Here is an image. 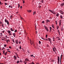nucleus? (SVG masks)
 I'll list each match as a JSON object with an SVG mask.
<instances>
[{"label": "nucleus", "instance_id": "nucleus-44", "mask_svg": "<svg viewBox=\"0 0 64 64\" xmlns=\"http://www.w3.org/2000/svg\"><path fill=\"white\" fill-rule=\"evenodd\" d=\"M20 49H21V46H20Z\"/></svg>", "mask_w": 64, "mask_h": 64}, {"label": "nucleus", "instance_id": "nucleus-14", "mask_svg": "<svg viewBox=\"0 0 64 64\" xmlns=\"http://www.w3.org/2000/svg\"><path fill=\"white\" fill-rule=\"evenodd\" d=\"M30 43L31 45H32L33 44V42H32V41L31 40H30Z\"/></svg>", "mask_w": 64, "mask_h": 64}, {"label": "nucleus", "instance_id": "nucleus-37", "mask_svg": "<svg viewBox=\"0 0 64 64\" xmlns=\"http://www.w3.org/2000/svg\"><path fill=\"white\" fill-rule=\"evenodd\" d=\"M60 61H58V64H59V63H60Z\"/></svg>", "mask_w": 64, "mask_h": 64}, {"label": "nucleus", "instance_id": "nucleus-59", "mask_svg": "<svg viewBox=\"0 0 64 64\" xmlns=\"http://www.w3.org/2000/svg\"><path fill=\"white\" fill-rule=\"evenodd\" d=\"M20 18L21 19H23V18L22 17H21Z\"/></svg>", "mask_w": 64, "mask_h": 64}, {"label": "nucleus", "instance_id": "nucleus-43", "mask_svg": "<svg viewBox=\"0 0 64 64\" xmlns=\"http://www.w3.org/2000/svg\"><path fill=\"white\" fill-rule=\"evenodd\" d=\"M48 36V35H47V34H46V38H47V36Z\"/></svg>", "mask_w": 64, "mask_h": 64}, {"label": "nucleus", "instance_id": "nucleus-55", "mask_svg": "<svg viewBox=\"0 0 64 64\" xmlns=\"http://www.w3.org/2000/svg\"><path fill=\"white\" fill-rule=\"evenodd\" d=\"M50 43L51 44H52V42H51V41H50Z\"/></svg>", "mask_w": 64, "mask_h": 64}, {"label": "nucleus", "instance_id": "nucleus-46", "mask_svg": "<svg viewBox=\"0 0 64 64\" xmlns=\"http://www.w3.org/2000/svg\"><path fill=\"white\" fill-rule=\"evenodd\" d=\"M4 47H6V44H4Z\"/></svg>", "mask_w": 64, "mask_h": 64}, {"label": "nucleus", "instance_id": "nucleus-57", "mask_svg": "<svg viewBox=\"0 0 64 64\" xmlns=\"http://www.w3.org/2000/svg\"><path fill=\"white\" fill-rule=\"evenodd\" d=\"M20 8H22V6H20Z\"/></svg>", "mask_w": 64, "mask_h": 64}, {"label": "nucleus", "instance_id": "nucleus-32", "mask_svg": "<svg viewBox=\"0 0 64 64\" xmlns=\"http://www.w3.org/2000/svg\"><path fill=\"white\" fill-rule=\"evenodd\" d=\"M18 8H19L20 7V4H18Z\"/></svg>", "mask_w": 64, "mask_h": 64}, {"label": "nucleus", "instance_id": "nucleus-19", "mask_svg": "<svg viewBox=\"0 0 64 64\" xmlns=\"http://www.w3.org/2000/svg\"><path fill=\"white\" fill-rule=\"evenodd\" d=\"M48 39L49 41V42L50 41H51V39H50V38H48Z\"/></svg>", "mask_w": 64, "mask_h": 64}, {"label": "nucleus", "instance_id": "nucleus-53", "mask_svg": "<svg viewBox=\"0 0 64 64\" xmlns=\"http://www.w3.org/2000/svg\"><path fill=\"white\" fill-rule=\"evenodd\" d=\"M9 48L10 49H11V46H9Z\"/></svg>", "mask_w": 64, "mask_h": 64}, {"label": "nucleus", "instance_id": "nucleus-54", "mask_svg": "<svg viewBox=\"0 0 64 64\" xmlns=\"http://www.w3.org/2000/svg\"><path fill=\"white\" fill-rule=\"evenodd\" d=\"M8 52H10V51H9L8 50Z\"/></svg>", "mask_w": 64, "mask_h": 64}, {"label": "nucleus", "instance_id": "nucleus-28", "mask_svg": "<svg viewBox=\"0 0 64 64\" xmlns=\"http://www.w3.org/2000/svg\"><path fill=\"white\" fill-rule=\"evenodd\" d=\"M33 55H34L33 54H31L30 56L31 57H33Z\"/></svg>", "mask_w": 64, "mask_h": 64}, {"label": "nucleus", "instance_id": "nucleus-34", "mask_svg": "<svg viewBox=\"0 0 64 64\" xmlns=\"http://www.w3.org/2000/svg\"><path fill=\"white\" fill-rule=\"evenodd\" d=\"M7 52H6V53L4 54L5 55H6V54H7Z\"/></svg>", "mask_w": 64, "mask_h": 64}, {"label": "nucleus", "instance_id": "nucleus-17", "mask_svg": "<svg viewBox=\"0 0 64 64\" xmlns=\"http://www.w3.org/2000/svg\"><path fill=\"white\" fill-rule=\"evenodd\" d=\"M10 30L11 31H14V30L12 29V28H10Z\"/></svg>", "mask_w": 64, "mask_h": 64}, {"label": "nucleus", "instance_id": "nucleus-39", "mask_svg": "<svg viewBox=\"0 0 64 64\" xmlns=\"http://www.w3.org/2000/svg\"><path fill=\"white\" fill-rule=\"evenodd\" d=\"M42 38V39H43V40H45V39L43 38V37Z\"/></svg>", "mask_w": 64, "mask_h": 64}, {"label": "nucleus", "instance_id": "nucleus-48", "mask_svg": "<svg viewBox=\"0 0 64 64\" xmlns=\"http://www.w3.org/2000/svg\"><path fill=\"white\" fill-rule=\"evenodd\" d=\"M0 36H1V35H2V33H1L0 34Z\"/></svg>", "mask_w": 64, "mask_h": 64}, {"label": "nucleus", "instance_id": "nucleus-64", "mask_svg": "<svg viewBox=\"0 0 64 64\" xmlns=\"http://www.w3.org/2000/svg\"><path fill=\"white\" fill-rule=\"evenodd\" d=\"M2 40H4V39H3V38H1Z\"/></svg>", "mask_w": 64, "mask_h": 64}, {"label": "nucleus", "instance_id": "nucleus-31", "mask_svg": "<svg viewBox=\"0 0 64 64\" xmlns=\"http://www.w3.org/2000/svg\"><path fill=\"white\" fill-rule=\"evenodd\" d=\"M3 54H5V51L4 50L3 51Z\"/></svg>", "mask_w": 64, "mask_h": 64}, {"label": "nucleus", "instance_id": "nucleus-4", "mask_svg": "<svg viewBox=\"0 0 64 64\" xmlns=\"http://www.w3.org/2000/svg\"><path fill=\"white\" fill-rule=\"evenodd\" d=\"M60 5L61 7H62L64 5V3H63L61 4H60Z\"/></svg>", "mask_w": 64, "mask_h": 64}, {"label": "nucleus", "instance_id": "nucleus-23", "mask_svg": "<svg viewBox=\"0 0 64 64\" xmlns=\"http://www.w3.org/2000/svg\"><path fill=\"white\" fill-rule=\"evenodd\" d=\"M6 23H7L8 25L9 24V22H8V20H7V22Z\"/></svg>", "mask_w": 64, "mask_h": 64}, {"label": "nucleus", "instance_id": "nucleus-10", "mask_svg": "<svg viewBox=\"0 0 64 64\" xmlns=\"http://www.w3.org/2000/svg\"><path fill=\"white\" fill-rule=\"evenodd\" d=\"M27 11L29 13H30V12H31L32 10H27Z\"/></svg>", "mask_w": 64, "mask_h": 64}, {"label": "nucleus", "instance_id": "nucleus-42", "mask_svg": "<svg viewBox=\"0 0 64 64\" xmlns=\"http://www.w3.org/2000/svg\"><path fill=\"white\" fill-rule=\"evenodd\" d=\"M41 2L42 3H43L44 2H43V0H42V1H41Z\"/></svg>", "mask_w": 64, "mask_h": 64}, {"label": "nucleus", "instance_id": "nucleus-45", "mask_svg": "<svg viewBox=\"0 0 64 64\" xmlns=\"http://www.w3.org/2000/svg\"><path fill=\"white\" fill-rule=\"evenodd\" d=\"M44 40H46L47 41H48V39L47 38L46 39H45Z\"/></svg>", "mask_w": 64, "mask_h": 64}, {"label": "nucleus", "instance_id": "nucleus-60", "mask_svg": "<svg viewBox=\"0 0 64 64\" xmlns=\"http://www.w3.org/2000/svg\"><path fill=\"white\" fill-rule=\"evenodd\" d=\"M11 6L10 5L9 6V7H10V8L11 7Z\"/></svg>", "mask_w": 64, "mask_h": 64}, {"label": "nucleus", "instance_id": "nucleus-11", "mask_svg": "<svg viewBox=\"0 0 64 64\" xmlns=\"http://www.w3.org/2000/svg\"><path fill=\"white\" fill-rule=\"evenodd\" d=\"M12 35H13L14 37H15V36H16V35H15V33H13L12 34Z\"/></svg>", "mask_w": 64, "mask_h": 64}, {"label": "nucleus", "instance_id": "nucleus-1", "mask_svg": "<svg viewBox=\"0 0 64 64\" xmlns=\"http://www.w3.org/2000/svg\"><path fill=\"white\" fill-rule=\"evenodd\" d=\"M48 10L50 11V12H51V13H52L54 14H56L55 12H54V10Z\"/></svg>", "mask_w": 64, "mask_h": 64}, {"label": "nucleus", "instance_id": "nucleus-27", "mask_svg": "<svg viewBox=\"0 0 64 64\" xmlns=\"http://www.w3.org/2000/svg\"><path fill=\"white\" fill-rule=\"evenodd\" d=\"M2 27H4V24H2Z\"/></svg>", "mask_w": 64, "mask_h": 64}, {"label": "nucleus", "instance_id": "nucleus-30", "mask_svg": "<svg viewBox=\"0 0 64 64\" xmlns=\"http://www.w3.org/2000/svg\"><path fill=\"white\" fill-rule=\"evenodd\" d=\"M16 56L18 58H19V56L18 55V54L16 55Z\"/></svg>", "mask_w": 64, "mask_h": 64}, {"label": "nucleus", "instance_id": "nucleus-33", "mask_svg": "<svg viewBox=\"0 0 64 64\" xmlns=\"http://www.w3.org/2000/svg\"><path fill=\"white\" fill-rule=\"evenodd\" d=\"M62 55L61 54V56H60V59H62Z\"/></svg>", "mask_w": 64, "mask_h": 64}, {"label": "nucleus", "instance_id": "nucleus-6", "mask_svg": "<svg viewBox=\"0 0 64 64\" xmlns=\"http://www.w3.org/2000/svg\"><path fill=\"white\" fill-rule=\"evenodd\" d=\"M14 60H17V57H16V56H14Z\"/></svg>", "mask_w": 64, "mask_h": 64}, {"label": "nucleus", "instance_id": "nucleus-61", "mask_svg": "<svg viewBox=\"0 0 64 64\" xmlns=\"http://www.w3.org/2000/svg\"><path fill=\"white\" fill-rule=\"evenodd\" d=\"M16 50H17V51H19V50H18V49H16Z\"/></svg>", "mask_w": 64, "mask_h": 64}, {"label": "nucleus", "instance_id": "nucleus-24", "mask_svg": "<svg viewBox=\"0 0 64 64\" xmlns=\"http://www.w3.org/2000/svg\"><path fill=\"white\" fill-rule=\"evenodd\" d=\"M56 28H57V30H58V29H59V26H57Z\"/></svg>", "mask_w": 64, "mask_h": 64}, {"label": "nucleus", "instance_id": "nucleus-40", "mask_svg": "<svg viewBox=\"0 0 64 64\" xmlns=\"http://www.w3.org/2000/svg\"><path fill=\"white\" fill-rule=\"evenodd\" d=\"M23 4L25 3V0H23Z\"/></svg>", "mask_w": 64, "mask_h": 64}, {"label": "nucleus", "instance_id": "nucleus-18", "mask_svg": "<svg viewBox=\"0 0 64 64\" xmlns=\"http://www.w3.org/2000/svg\"><path fill=\"white\" fill-rule=\"evenodd\" d=\"M18 64L19 63H20V62H19V60H18L16 62Z\"/></svg>", "mask_w": 64, "mask_h": 64}, {"label": "nucleus", "instance_id": "nucleus-50", "mask_svg": "<svg viewBox=\"0 0 64 64\" xmlns=\"http://www.w3.org/2000/svg\"><path fill=\"white\" fill-rule=\"evenodd\" d=\"M42 23H44V21H43L42 22Z\"/></svg>", "mask_w": 64, "mask_h": 64}, {"label": "nucleus", "instance_id": "nucleus-41", "mask_svg": "<svg viewBox=\"0 0 64 64\" xmlns=\"http://www.w3.org/2000/svg\"><path fill=\"white\" fill-rule=\"evenodd\" d=\"M9 35L10 36H11V35H12V34H11V33H10L9 34Z\"/></svg>", "mask_w": 64, "mask_h": 64}, {"label": "nucleus", "instance_id": "nucleus-63", "mask_svg": "<svg viewBox=\"0 0 64 64\" xmlns=\"http://www.w3.org/2000/svg\"><path fill=\"white\" fill-rule=\"evenodd\" d=\"M12 16H10V18H12Z\"/></svg>", "mask_w": 64, "mask_h": 64}, {"label": "nucleus", "instance_id": "nucleus-36", "mask_svg": "<svg viewBox=\"0 0 64 64\" xmlns=\"http://www.w3.org/2000/svg\"><path fill=\"white\" fill-rule=\"evenodd\" d=\"M39 44H41V42H40V41H39Z\"/></svg>", "mask_w": 64, "mask_h": 64}, {"label": "nucleus", "instance_id": "nucleus-5", "mask_svg": "<svg viewBox=\"0 0 64 64\" xmlns=\"http://www.w3.org/2000/svg\"><path fill=\"white\" fill-rule=\"evenodd\" d=\"M54 47H54V48H52L54 52H55V50H56V48H55ZM54 49L55 50H54Z\"/></svg>", "mask_w": 64, "mask_h": 64}, {"label": "nucleus", "instance_id": "nucleus-3", "mask_svg": "<svg viewBox=\"0 0 64 64\" xmlns=\"http://www.w3.org/2000/svg\"><path fill=\"white\" fill-rule=\"evenodd\" d=\"M62 20H60L59 21V26H61V22Z\"/></svg>", "mask_w": 64, "mask_h": 64}, {"label": "nucleus", "instance_id": "nucleus-52", "mask_svg": "<svg viewBox=\"0 0 64 64\" xmlns=\"http://www.w3.org/2000/svg\"><path fill=\"white\" fill-rule=\"evenodd\" d=\"M36 64H40L38 62L36 63Z\"/></svg>", "mask_w": 64, "mask_h": 64}, {"label": "nucleus", "instance_id": "nucleus-62", "mask_svg": "<svg viewBox=\"0 0 64 64\" xmlns=\"http://www.w3.org/2000/svg\"><path fill=\"white\" fill-rule=\"evenodd\" d=\"M6 42H8V40H7L6 41Z\"/></svg>", "mask_w": 64, "mask_h": 64}, {"label": "nucleus", "instance_id": "nucleus-49", "mask_svg": "<svg viewBox=\"0 0 64 64\" xmlns=\"http://www.w3.org/2000/svg\"><path fill=\"white\" fill-rule=\"evenodd\" d=\"M32 64H34V62H32Z\"/></svg>", "mask_w": 64, "mask_h": 64}, {"label": "nucleus", "instance_id": "nucleus-29", "mask_svg": "<svg viewBox=\"0 0 64 64\" xmlns=\"http://www.w3.org/2000/svg\"><path fill=\"white\" fill-rule=\"evenodd\" d=\"M60 17L61 19H62V18H63V17H62V16H60Z\"/></svg>", "mask_w": 64, "mask_h": 64}, {"label": "nucleus", "instance_id": "nucleus-22", "mask_svg": "<svg viewBox=\"0 0 64 64\" xmlns=\"http://www.w3.org/2000/svg\"><path fill=\"white\" fill-rule=\"evenodd\" d=\"M56 16L58 17L59 16V14H56Z\"/></svg>", "mask_w": 64, "mask_h": 64}, {"label": "nucleus", "instance_id": "nucleus-7", "mask_svg": "<svg viewBox=\"0 0 64 64\" xmlns=\"http://www.w3.org/2000/svg\"><path fill=\"white\" fill-rule=\"evenodd\" d=\"M15 42L16 44H18V43H19V42L18 41V40H16L15 41Z\"/></svg>", "mask_w": 64, "mask_h": 64}, {"label": "nucleus", "instance_id": "nucleus-2", "mask_svg": "<svg viewBox=\"0 0 64 64\" xmlns=\"http://www.w3.org/2000/svg\"><path fill=\"white\" fill-rule=\"evenodd\" d=\"M45 28L46 29V30H47V31H48V29L47 28V27L45 26H44Z\"/></svg>", "mask_w": 64, "mask_h": 64}, {"label": "nucleus", "instance_id": "nucleus-26", "mask_svg": "<svg viewBox=\"0 0 64 64\" xmlns=\"http://www.w3.org/2000/svg\"><path fill=\"white\" fill-rule=\"evenodd\" d=\"M50 31H51V29H52V28H51V27H50Z\"/></svg>", "mask_w": 64, "mask_h": 64}, {"label": "nucleus", "instance_id": "nucleus-38", "mask_svg": "<svg viewBox=\"0 0 64 64\" xmlns=\"http://www.w3.org/2000/svg\"><path fill=\"white\" fill-rule=\"evenodd\" d=\"M14 32H17V30H16L14 31Z\"/></svg>", "mask_w": 64, "mask_h": 64}, {"label": "nucleus", "instance_id": "nucleus-58", "mask_svg": "<svg viewBox=\"0 0 64 64\" xmlns=\"http://www.w3.org/2000/svg\"><path fill=\"white\" fill-rule=\"evenodd\" d=\"M5 5H7V4H6V3H5Z\"/></svg>", "mask_w": 64, "mask_h": 64}, {"label": "nucleus", "instance_id": "nucleus-9", "mask_svg": "<svg viewBox=\"0 0 64 64\" xmlns=\"http://www.w3.org/2000/svg\"><path fill=\"white\" fill-rule=\"evenodd\" d=\"M57 60L58 61H60V57L58 56Z\"/></svg>", "mask_w": 64, "mask_h": 64}, {"label": "nucleus", "instance_id": "nucleus-20", "mask_svg": "<svg viewBox=\"0 0 64 64\" xmlns=\"http://www.w3.org/2000/svg\"><path fill=\"white\" fill-rule=\"evenodd\" d=\"M5 20V21L6 23H7V20L6 19Z\"/></svg>", "mask_w": 64, "mask_h": 64}, {"label": "nucleus", "instance_id": "nucleus-16", "mask_svg": "<svg viewBox=\"0 0 64 64\" xmlns=\"http://www.w3.org/2000/svg\"><path fill=\"white\" fill-rule=\"evenodd\" d=\"M63 30H64V29H63V27H62L61 28V30L62 31Z\"/></svg>", "mask_w": 64, "mask_h": 64}, {"label": "nucleus", "instance_id": "nucleus-25", "mask_svg": "<svg viewBox=\"0 0 64 64\" xmlns=\"http://www.w3.org/2000/svg\"><path fill=\"white\" fill-rule=\"evenodd\" d=\"M12 41L14 43H15V41H14V39H13V38H12Z\"/></svg>", "mask_w": 64, "mask_h": 64}, {"label": "nucleus", "instance_id": "nucleus-35", "mask_svg": "<svg viewBox=\"0 0 64 64\" xmlns=\"http://www.w3.org/2000/svg\"><path fill=\"white\" fill-rule=\"evenodd\" d=\"M62 58H60V64H61V59H62Z\"/></svg>", "mask_w": 64, "mask_h": 64}, {"label": "nucleus", "instance_id": "nucleus-8", "mask_svg": "<svg viewBox=\"0 0 64 64\" xmlns=\"http://www.w3.org/2000/svg\"><path fill=\"white\" fill-rule=\"evenodd\" d=\"M60 12L61 14H64V12H63V11L62 10H60Z\"/></svg>", "mask_w": 64, "mask_h": 64}, {"label": "nucleus", "instance_id": "nucleus-13", "mask_svg": "<svg viewBox=\"0 0 64 64\" xmlns=\"http://www.w3.org/2000/svg\"><path fill=\"white\" fill-rule=\"evenodd\" d=\"M7 32L8 33H9V34H10V33H11V31H10V30H8V31Z\"/></svg>", "mask_w": 64, "mask_h": 64}, {"label": "nucleus", "instance_id": "nucleus-12", "mask_svg": "<svg viewBox=\"0 0 64 64\" xmlns=\"http://www.w3.org/2000/svg\"><path fill=\"white\" fill-rule=\"evenodd\" d=\"M47 23H48L49 22H50V20H46Z\"/></svg>", "mask_w": 64, "mask_h": 64}, {"label": "nucleus", "instance_id": "nucleus-15", "mask_svg": "<svg viewBox=\"0 0 64 64\" xmlns=\"http://www.w3.org/2000/svg\"><path fill=\"white\" fill-rule=\"evenodd\" d=\"M25 60L26 61H29V59L27 58H26L25 59Z\"/></svg>", "mask_w": 64, "mask_h": 64}, {"label": "nucleus", "instance_id": "nucleus-51", "mask_svg": "<svg viewBox=\"0 0 64 64\" xmlns=\"http://www.w3.org/2000/svg\"><path fill=\"white\" fill-rule=\"evenodd\" d=\"M0 5H1V4H1V1H0Z\"/></svg>", "mask_w": 64, "mask_h": 64}, {"label": "nucleus", "instance_id": "nucleus-56", "mask_svg": "<svg viewBox=\"0 0 64 64\" xmlns=\"http://www.w3.org/2000/svg\"><path fill=\"white\" fill-rule=\"evenodd\" d=\"M55 22H56V24H57V21L56 20L55 21Z\"/></svg>", "mask_w": 64, "mask_h": 64}, {"label": "nucleus", "instance_id": "nucleus-47", "mask_svg": "<svg viewBox=\"0 0 64 64\" xmlns=\"http://www.w3.org/2000/svg\"><path fill=\"white\" fill-rule=\"evenodd\" d=\"M47 46L48 47H49V45H48V44H47Z\"/></svg>", "mask_w": 64, "mask_h": 64}, {"label": "nucleus", "instance_id": "nucleus-21", "mask_svg": "<svg viewBox=\"0 0 64 64\" xmlns=\"http://www.w3.org/2000/svg\"><path fill=\"white\" fill-rule=\"evenodd\" d=\"M33 13L34 15V14H36V12H34Z\"/></svg>", "mask_w": 64, "mask_h": 64}]
</instances>
